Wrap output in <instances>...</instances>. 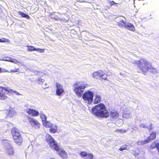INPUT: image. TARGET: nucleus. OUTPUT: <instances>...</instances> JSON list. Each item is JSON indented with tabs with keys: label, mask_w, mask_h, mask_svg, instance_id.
I'll use <instances>...</instances> for the list:
<instances>
[{
	"label": "nucleus",
	"mask_w": 159,
	"mask_h": 159,
	"mask_svg": "<svg viewBox=\"0 0 159 159\" xmlns=\"http://www.w3.org/2000/svg\"><path fill=\"white\" fill-rule=\"evenodd\" d=\"M56 151L57 152L58 154L62 158L66 159L67 158V154L64 150L60 149L59 147V150Z\"/></svg>",
	"instance_id": "nucleus-14"
},
{
	"label": "nucleus",
	"mask_w": 159,
	"mask_h": 159,
	"mask_svg": "<svg viewBox=\"0 0 159 159\" xmlns=\"http://www.w3.org/2000/svg\"><path fill=\"white\" fill-rule=\"evenodd\" d=\"M40 117L42 120V122L45 121L47 120V118L46 116L42 113L40 114Z\"/></svg>",
	"instance_id": "nucleus-26"
},
{
	"label": "nucleus",
	"mask_w": 159,
	"mask_h": 159,
	"mask_svg": "<svg viewBox=\"0 0 159 159\" xmlns=\"http://www.w3.org/2000/svg\"><path fill=\"white\" fill-rule=\"evenodd\" d=\"M110 116L114 119H116L119 116V113L116 110H112L110 112Z\"/></svg>",
	"instance_id": "nucleus-15"
},
{
	"label": "nucleus",
	"mask_w": 159,
	"mask_h": 159,
	"mask_svg": "<svg viewBox=\"0 0 159 159\" xmlns=\"http://www.w3.org/2000/svg\"><path fill=\"white\" fill-rule=\"evenodd\" d=\"M19 15L21 16L22 17H25L28 19H30V17L26 14L24 13L23 12L21 11H19L18 12Z\"/></svg>",
	"instance_id": "nucleus-23"
},
{
	"label": "nucleus",
	"mask_w": 159,
	"mask_h": 159,
	"mask_svg": "<svg viewBox=\"0 0 159 159\" xmlns=\"http://www.w3.org/2000/svg\"><path fill=\"white\" fill-rule=\"evenodd\" d=\"M36 81L39 84H42L44 81V79H41L40 77L37 78V79L36 80Z\"/></svg>",
	"instance_id": "nucleus-27"
},
{
	"label": "nucleus",
	"mask_w": 159,
	"mask_h": 159,
	"mask_svg": "<svg viewBox=\"0 0 159 159\" xmlns=\"http://www.w3.org/2000/svg\"><path fill=\"white\" fill-rule=\"evenodd\" d=\"M91 112L93 115L98 117L107 118L109 116V112L102 103H100L93 107Z\"/></svg>",
	"instance_id": "nucleus-2"
},
{
	"label": "nucleus",
	"mask_w": 159,
	"mask_h": 159,
	"mask_svg": "<svg viewBox=\"0 0 159 159\" xmlns=\"http://www.w3.org/2000/svg\"><path fill=\"white\" fill-rule=\"evenodd\" d=\"M27 119L32 127H34L35 128H39L40 124L37 120L30 116H28Z\"/></svg>",
	"instance_id": "nucleus-10"
},
{
	"label": "nucleus",
	"mask_w": 159,
	"mask_h": 159,
	"mask_svg": "<svg viewBox=\"0 0 159 159\" xmlns=\"http://www.w3.org/2000/svg\"><path fill=\"white\" fill-rule=\"evenodd\" d=\"M101 100V98L100 95L96 94L95 96V98L94 100V104H97L100 102Z\"/></svg>",
	"instance_id": "nucleus-22"
},
{
	"label": "nucleus",
	"mask_w": 159,
	"mask_h": 159,
	"mask_svg": "<svg viewBox=\"0 0 159 159\" xmlns=\"http://www.w3.org/2000/svg\"><path fill=\"white\" fill-rule=\"evenodd\" d=\"M139 154L137 153V152H135L133 153V155L134 156H136L137 155H138Z\"/></svg>",
	"instance_id": "nucleus-35"
},
{
	"label": "nucleus",
	"mask_w": 159,
	"mask_h": 159,
	"mask_svg": "<svg viewBox=\"0 0 159 159\" xmlns=\"http://www.w3.org/2000/svg\"><path fill=\"white\" fill-rule=\"evenodd\" d=\"M158 144V143H156L155 142L152 143L150 146V149L151 150H152L155 148H157V149Z\"/></svg>",
	"instance_id": "nucleus-24"
},
{
	"label": "nucleus",
	"mask_w": 159,
	"mask_h": 159,
	"mask_svg": "<svg viewBox=\"0 0 159 159\" xmlns=\"http://www.w3.org/2000/svg\"><path fill=\"white\" fill-rule=\"evenodd\" d=\"M36 51H39L40 52H44V49L42 48H36Z\"/></svg>",
	"instance_id": "nucleus-32"
},
{
	"label": "nucleus",
	"mask_w": 159,
	"mask_h": 159,
	"mask_svg": "<svg viewBox=\"0 0 159 159\" xmlns=\"http://www.w3.org/2000/svg\"><path fill=\"white\" fill-rule=\"evenodd\" d=\"M126 149H127V148L126 145H124L121 146L119 149V150L121 151Z\"/></svg>",
	"instance_id": "nucleus-31"
},
{
	"label": "nucleus",
	"mask_w": 159,
	"mask_h": 159,
	"mask_svg": "<svg viewBox=\"0 0 159 159\" xmlns=\"http://www.w3.org/2000/svg\"><path fill=\"white\" fill-rule=\"evenodd\" d=\"M93 78L96 79H99L101 80H108L107 79V75L105 74L103 71L100 70L93 72L92 74Z\"/></svg>",
	"instance_id": "nucleus-6"
},
{
	"label": "nucleus",
	"mask_w": 159,
	"mask_h": 159,
	"mask_svg": "<svg viewBox=\"0 0 159 159\" xmlns=\"http://www.w3.org/2000/svg\"><path fill=\"white\" fill-rule=\"evenodd\" d=\"M20 71L19 68H17L14 70H11L10 71H9L8 73H15L18 72Z\"/></svg>",
	"instance_id": "nucleus-30"
},
{
	"label": "nucleus",
	"mask_w": 159,
	"mask_h": 159,
	"mask_svg": "<svg viewBox=\"0 0 159 159\" xmlns=\"http://www.w3.org/2000/svg\"><path fill=\"white\" fill-rule=\"evenodd\" d=\"M45 139L52 149L55 151H58L59 150V147L57 143L51 135L49 134H47L45 137Z\"/></svg>",
	"instance_id": "nucleus-5"
},
{
	"label": "nucleus",
	"mask_w": 159,
	"mask_h": 159,
	"mask_svg": "<svg viewBox=\"0 0 159 159\" xmlns=\"http://www.w3.org/2000/svg\"><path fill=\"white\" fill-rule=\"evenodd\" d=\"M6 42L9 43L10 42V41L8 39H6L5 38L0 39V42L4 43Z\"/></svg>",
	"instance_id": "nucleus-29"
},
{
	"label": "nucleus",
	"mask_w": 159,
	"mask_h": 159,
	"mask_svg": "<svg viewBox=\"0 0 159 159\" xmlns=\"http://www.w3.org/2000/svg\"><path fill=\"white\" fill-rule=\"evenodd\" d=\"M26 112L28 114L32 116H37L39 115V111L30 108H27L26 110Z\"/></svg>",
	"instance_id": "nucleus-12"
},
{
	"label": "nucleus",
	"mask_w": 159,
	"mask_h": 159,
	"mask_svg": "<svg viewBox=\"0 0 159 159\" xmlns=\"http://www.w3.org/2000/svg\"><path fill=\"white\" fill-rule=\"evenodd\" d=\"M12 89H8L5 87H0V99L1 100H5L7 99L8 97L5 93V91L8 93L10 92H14Z\"/></svg>",
	"instance_id": "nucleus-9"
},
{
	"label": "nucleus",
	"mask_w": 159,
	"mask_h": 159,
	"mask_svg": "<svg viewBox=\"0 0 159 159\" xmlns=\"http://www.w3.org/2000/svg\"><path fill=\"white\" fill-rule=\"evenodd\" d=\"M42 123L43 126L46 128L49 127L51 125L50 124V122L47 120L42 122Z\"/></svg>",
	"instance_id": "nucleus-25"
},
{
	"label": "nucleus",
	"mask_w": 159,
	"mask_h": 159,
	"mask_svg": "<svg viewBox=\"0 0 159 159\" xmlns=\"http://www.w3.org/2000/svg\"><path fill=\"white\" fill-rule=\"evenodd\" d=\"M80 81H76L73 84V91L78 97H81L84 92L85 88L87 86V84L81 85Z\"/></svg>",
	"instance_id": "nucleus-4"
},
{
	"label": "nucleus",
	"mask_w": 159,
	"mask_h": 159,
	"mask_svg": "<svg viewBox=\"0 0 159 159\" xmlns=\"http://www.w3.org/2000/svg\"><path fill=\"white\" fill-rule=\"evenodd\" d=\"M125 28L127 29L134 31L135 30V28L133 25L131 23H128L127 25H126Z\"/></svg>",
	"instance_id": "nucleus-19"
},
{
	"label": "nucleus",
	"mask_w": 159,
	"mask_h": 159,
	"mask_svg": "<svg viewBox=\"0 0 159 159\" xmlns=\"http://www.w3.org/2000/svg\"><path fill=\"white\" fill-rule=\"evenodd\" d=\"M49 127L50 128L49 132L51 133H55L57 132V127L56 125L54 124H52Z\"/></svg>",
	"instance_id": "nucleus-18"
},
{
	"label": "nucleus",
	"mask_w": 159,
	"mask_h": 159,
	"mask_svg": "<svg viewBox=\"0 0 159 159\" xmlns=\"http://www.w3.org/2000/svg\"><path fill=\"white\" fill-rule=\"evenodd\" d=\"M16 114L15 111L12 110H9L8 111L7 117L9 118L13 117Z\"/></svg>",
	"instance_id": "nucleus-20"
},
{
	"label": "nucleus",
	"mask_w": 159,
	"mask_h": 159,
	"mask_svg": "<svg viewBox=\"0 0 159 159\" xmlns=\"http://www.w3.org/2000/svg\"><path fill=\"white\" fill-rule=\"evenodd\" d=\"M126 24V22L123 20H121L117 22V25L121 28L125 27Z\"/></svg>",
	"instance_id": "nucleus-21"
},
{
	"label": "nucleus",
	"mask_w": 159,
	"mask_h": 159,
	"mask_svg": "<svg viewBox=\"0 0 159 159\" xmlns=\"http://www.w3.org/2000/svg\"><path fill=\"white\" fill-rule=\"evenodd\" d=\"M56 94L57 96H61L64 93V89L63 86L60 83H56Z\"/></svg>",
	"instance_id": "nucleus-11"
},
{
	"label": "nucleus",
	"mask_w": 159,
	"mask_h": 159,
	"mask_svg": "<svg viewBox=\"0 0 159 159\" xmlns=\"http://www.w3.org/2000/svg\"><path fill=\"white\" fill-rule=\"evenodd\" d=\"M82 96L84 100L88 104L91 103L93 101V93L92 92L89 90H87Z\"/></svg>",
	"instance_id": "nucleus-7"
},
{
	"label": "nucleus",
	"mask_w": 159,
	"mask_h": 159,
	"mask_svg": "<svg viewBox=\"0 0 159 159\" xmlns=\"http://www.w3.org/2000/svg\"><path fill=\"white\" fill-rule=\"evenodd\" d=\"M110 3L111 6L112 5H114L116 4V3H115V2H114L113 1H111L110 2Z\"/></svg>",
	"instance_id": "nucleus-34"
},
{
	"label": "nucleus",
	"mask_w": 159,
	"mask_h": 159,
	"mask_svg": "<svg viewBox=\"0 0 159 159\" xmlns=\"http://www.w3.org/2000/svg\"><path fill=\"white\" fill-rule=\"evenodd\" d=\"M135 63L138 66L139 70L143 73H145L148 71L154 74L157 73L156 69L150 65V63L144 58L137 61Z\"/></svg>",
	"instance_id": "nucleus-1"
},
{
	"label": "nucleus",
	"mask_w": 159,
	"mask_h": 159,
	"mask_svg": "<svg viewBox=\"0 0 159 159\" xmlns=\"http://www.w3.org/2000/svg\"><path fill=\"white\" fill-rule=\"evenodd\" d=\"M80 154L82 157H85V159H92L93 157V155L92 154L88 153L85 151L81 152Z\"/></svg>",
	"instance_id": "nucleus-13"
},
{
	"label": "nucleus",
	"mask_w": 159,
	"mask_h": 159,
	"mask_svg": "<svg viewBox=\"0 0 159 159\" xmlns=\"http://www.w3.org/2000/svg\"><path fill=\"white\" fill-rule=\"evenodd\" d=\"M5 72H9V71L4 69H2V68L0 67V73Z\"/></svg>",
	"instance_id": "nucleus-33"
},
{
	"label": "nucleus",
	"mask_w": 159,
	"mask_h": 159,
	"mask_svg": "<svg viewBox=\"0 0 159 159\" xmlns=\"http://www.w3.org/2000/svg\"><path fill=\"white\" fill-rule=\"evenodd\" d=\"M14 152L13 149L12 147L7 148L6 150V153L7 155L10 156H13Z\"/></svg>",
	"instance_id": "nucleus-17"
},
{
	"label": "nucleus",
	"mask_w": 159,
	"mask_h": 159,
	"mask_svg": "<svg viewBox=\"0 0 159 159\" xmlns=\"http://www.w3.org/2000/svg\"><path fill=\"white\" fill-rule=\"evenodd\" d=\"M141 127L143 128L148 129L149 131L153 129V124L152 123L148 124L147 123L146 124H141Z\"/></svg>",
	"instance_id": "nucleus-16"
},
{
	"label": "nucleus",
	"mask_w": 159,
	"mask_h": 159,
	"mask_svg": "<svg viewBox=\"0 0 159 159\" xmlns=\"http://www.w3.org/2000/svg\"><path fill=\"white\" fill-rule=\"evenodd\" d=\"M11 134L14 142L18 145H21L23 139L20 130L17 128L13 127L11 129Z\"/></svg>",
	"instance_id": "nucleus-3"
},
{
	"label": "nucleus",
	"mask_w": 159,
	"mask_h": 159,
	"mask_svg": "<svg viewBox=\"0 0 159 159\" xmlns=\"http://www.w3.org/2000/svg\"><path fill=\"white\" fill-rule=\"evenodd\" d=\"M28 47L27 48V51H36V48H35L34 47L32 46H27Z\"/></svg>",
	"instance_id": "nucleus-28"
},
{
	"label": "nucleus",
	"mask_w": 159,
	"mask_h": 159,
	"mask_svg": "<svg viewBox=\"0 0 159 159\" xmlns=\"http://www.w3.org/2000/svg\"><path fill=\"white\" fill-rule=\"evenodd\" d=\"M157 133L156 132H152L146 139L140 141H138L137 142L138 145H143L149 143L151 140L155 139L156 137Z\"/></svg>",
	"instance_id": "nucleus-8"
}]
</instances>
